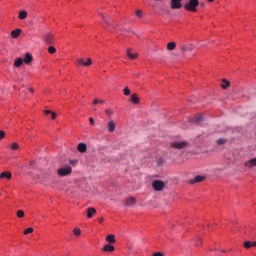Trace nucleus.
Masks as SVG:
<instances>
[{
  "instance_id": "1",
  "label": "nucleus",
  "mask_w": 256,
  "mask_h": 256,
  "mask_svg": "<svg viewBox=\"0 0 256 256\" xmlns=\"http://www.w3.org/2000/svg\"><path fill=\"white\" fill-rule=\"evenodd\" d=\"M42 177V183L43 185H51L53 181H55V175H53L52 170H47L46 172H43Z\"/></svg>"
},
{
  "instance_id": "2",
  "label": "nucleus",
  "mask_w": 256,
  "mask_h": 256,
  "mask_svg": "<svg viewBox=\"0 0 256 256\" xmlns=\"http://www.w3.org/2000/svg\"><path fill=\"white\" fill-rule=\"evenodd\" d=\"M199 5V0H189L183 8L186 11H190L191 13H196L197 11V6Z\"/></svg>"
},
{
  "instance_id": "3",
  "label": "nucleus",
  "mask_w": 256,
  "mask_h": 256,
  "mask_svg": "<svg viewBox=\"0 0 256 256\" xmlns=\"http://www.w3.org/2000/svg\"><path fill=\"white\" fill-rule=\"evenodd\" d=\"M71 173H73V168L69 165L61 167L57 170L59 177H67V175H71Z\"/></svg>"
},
{
  "instance_id": "4",
  "label": "nucleus",
  "mask_w": 256,
  "mask_h": 256,
  "mask_svg": "<svg viewBox=\"0 0 256 256\" xmlns=\"http://www.w3.org/2000/svg\"><path fill=\"white\" fill-rule=\"evenodd\" d=\"M170 147L172 149H185V147H189V142L187 140L174 141L170 143Z\"/></svg>"
},
{
  "instance_id": "5",
  "label": "nucleus",
  "mask_w": 256,
  "mask_h": 256,
  "mask_svg": "<svg viewBox=\"0 0 256 256\" xmlns=\"http://www.w3.org/2000/svg\"><path fill=\"white\" fill-rule=\"evenodd\" d=\"M93 62L91 61V58H87L86 62H85V59L83 58H79L76 62H75V65L77 67H90V65L92 64Z\"/></svg>"
},
{
  "instance_id": "6",
  "label": "nucleus",
  "mask_w": 256,
  "mask_h": 256,
  "mask_svg": "<svg viewBox=\"0 0 256 256\" xmlns=\"http://www.w3.org/2000/svg\"><path fill=\"white\" fill-rule=\"evenodd\" d=\"M152 187H153L154 191H163L165 189V182H163L161 180H155L152 183Z\"/></svg>"
},
{
  "instance_id": "7",
  "label": "nucleus",
  "mask_w": 256,
  "mask_h": 256,
  "mask_svg": "<svg viewBox=\"0 0 256 256\" xmlns=\"http://www.w3.org/2000/svg\"><path fill=\"white\" fill-rule=\"evenodd\" d=\"M43 40L45 41V43H47L48 45H52V43L55 41V35H53L52 33H46L43 36Z\"/></svg>"
},
{
  "instance_id": "8",
  "label": "nucleus",
  "mask_w": 256,
  "mask_h": 256,
  "mask_svg": "<svg viewBox=\"0 0 256 256\" xmlns=\"http://www.w3.org/2000/svg\"><path fill=\"white\" fill-rule=\"evenodd\" d=\"M183 0H170L171 9H181L183 7Z\"/></svg>"
},
{
  "instance_id": "9",
  "label": "nucleus",
  "mask_w": 256,
  "mask_h": 256,
  "mask_svg": "<svg viewBox=\"0 0 256 256\" xmlns=\"http://www.w3.org/2000/svg\"><path fill=\"white\" fill-rule=\"evenodd\" d=\"M135 203H137V199L135 197H130L123 201L125 207H133Z\"/></svg>"
},
{
  "instance_id": "10",
  "label": "nucleus",
  "mask_w": 256,
  "mask_h": 256,
  "mask_svg": "<svg viewBox=\"0 0 256 256\" xmlns=\"http://www.w3.org/2000/svg\"><path fill=\"white\" fill-rule=\"evenodd\" d=\"M100 17H102L103 21L106 23V25H108V27H113V29H117V27L119 25H113L111 24V22L109 21V16H106L103 13H99Z\"/></svg>"
},
{
  "instance_id": "11",
  "label": "nucleus",
  "mask_w": 256,
  "mask_h": 256,
  "mask_svg": "<svg viewBox=\"0 0 256 256\" xmlns=\"http://www.w3.org/2000/svg\"><path fill=\"white\" fill-rule=\"evenodd\" d=\"M107 129H108V133H114L115 129H117V125L115 124V122L113 120H110L107 123Z\"/></svg>"
},
{
  "instance_id": "12",
  "label": "nucleus",
  "mask_w": 256,
  "mask_h": 256,
  "mask_svg": "<svg viewBox=\"0 0 256 256\" xmlns=\"http://www.w3.org/2000/svg\"><path fill=\"white\" fill-rule=\"evenodd\" d=\"M244 166H246L248 169H253V167H256V158H252L244 163Z\"/></svg>"
},
{
  "instance_id": "13",
  "label": "nucleus",
  "mask_w": 256,
  "mask_h": 256,
  "mask_svg": "<svg viewBox=\"0 0 256 256\" xmlns=\"http://www.w3.org/2000/svg\"><path fill=\"white\" fill-rule=\"evenodd\" d=\"M194 49H195V46H193V44H190V46H187V45L180 46V51L182 53H187V51H193Z\"/></svg>"
},
{
  "instance_id": "14",
  "label": "nucleus",
  "mask_w": 256,
  "mask_h": 256,
  "mask_svg": "<svg viewBox=\"0 0 256 256\" xmlns=\"http://www.w3.org/2000/svg\"><path fill=\"white\" fill-rule=\"evenodd\" d=\"M102 251L108 252V253H113V251H115V246H113L112 244H106L102 248Z\"/></svg>"
},
{
  "instance_id": "15",
  "label": "nucleus",
  "mask_w": 256,
  "mask_h": 256,
  "mask_svg": "<svg viewBox=\"0 0 256 256\" xmlns=\"http://www.w3.org/2000/svg\"><path fill=\"white\" fill-rule=\"evenodd\" d=\"M202 181H205V176H195L194 179L190 180L191 185L194 183H202Z\"/></svg>"
},
{
  "instance_id": "16",
  "label": "nucleus",
  "mask_w": 256,
  "mask_h": 256,
  "mask_svg": "<svg viewBox=\"0 0 256 256\" xmlns=\"http://www.w3.org/2000/svg\"><path fill=\"white\" fill-rule=\"evenodd\" d=\"M95 213H97V210L94 207H90L87 209V217L88 219H91L93 217V215H95Z\"/></svg>"
},
{
  "instance_id": "17",
  "label": "nucleus",
  "mask_w": 256,
  "mask_h": 256,
  "mask_svg": "<svg viewBox=\"0 0 256 256\" xmlns=\"http://www.w3.org/2000/svg\"><path fill=\"white\" fill-rule=\"evenodd\" d=\"M77 149L79 153H85V151H87V144L79 143Z\"/></svg>"
},
{
  "instance_id": "18",
  "label": "nucleus",
  "mask_w": 256,
  "mask_h": 256,
  "mask_svg": "<svg viewBox=\"0 0 256 256\" xmlns=\"http://www.w3.org/2000/svg\"><path fill=\"white\" fill-rule=\"evenodd\" d=\"M23 61L26 63V65H29V63L33 61V56H31L29 53H26Z\"/></svg>"
},
{
  "instance_id": "19",
  "label": "nucleus",
  "mask_w": 256,
  "mask_h": 256,
  "mask_svg": "<svg viewBox=\"0 0 256 256\" xmlns=\"http://www.w3.org/2000/svg\"><path fill=\"white\" fill-rule=\"evenodd\" d=\"M106 241L109 243V244H114L115 242H116V240H115V235H113V234H108L107 236H106Z\"/></svg>"
},
{
  "instance_id": "20",
  "label": "nucleus",
  "mask_w": 256,
  "mask_h": 256,
  "mask_svg": "<svg viewBox=\"0 0 256 256\" xmlns=\"http://www.w3.org/2000/svg\"><path fill=\"white\" fill-rule=\"evenodd\" d=\"M10 35H11L12 39H17V37H19V35H21V29L18 28L16 30H13Z\"/></svg>"
},
{
  "instance_id": "21",
  "label": "nucleus",
  "mask_w": 256,
  "mask_h": 256,
  "mask_svg": "<svg viewBox=\"0 0 256 256\" xmlns=\"http://www.w3.org/2000/svg\"><path fill=\"white\" fill-rule=\"evenodd\" d=\"M126 55H127V57H129L130 59H137V57H139V54H137V53H131V49H128L127 51H126Z\"/></svg>"
},
{
  "instance_id": "22",
  "label": "nucleus",
  "mask_w": 256,
  "mask_h": 256,
  "mask_svg": "<svg viewBox=\"0 0 256 256\" xmlns=\"http://www.w3.org/2000/svg\"><path fill=\"white\" fill-rule=\"evenodd\" d=\"M131 101L132 103H134V105H139L140 103L139 96H137V94H132Z\"/></svg>"
},
{
  "instance_id": "23",
  "label": "nucleus",
  "mask_w": 256,
  "mask_h": 256,
  "mask_svg": "<svg viewBox=\"0 0 256 256\" xmlns=\"http://www.w3.org/2000/svg\"><path fill=\"white\" fill-rule=\"evenodd\" d=\"M12 174L11 172H2L0 174V179H11Z\"/></svg>"
},
{
  "instance_id": "24",
  "label": "nucleus",
  "mask_w": 256,
  "mask_h": 256,
  "mask_svg": "<svg viewBox=\"0 0 256 256\" xmlns=\"http://www.w3.org/2000/svg\"><path fill=\"white\" fill-rule=\"evenodd\" d=\"M28 13L25 10H22L19 12L18 14V19H20L21 21H23L26 17H27Z\"/></svg>"
},
{
  "instance_id": "25",
  "label": "nucleus",
  "mask_w": 256,
  "mask_h": 256,
  "mask_svg": "<svg viewBox=\"0 0 256 256\" xmlns=\"http://www.w3.org/2000/svg\"><path fill=\"white\" fill-rule=\"evenodd\" d=\"M23 65V59L22 58H16L14 60V67H21Z\"/></svg>"
},
{
  "instance_id": "26",
  "label": "nucleus",
  "mask_w": 256,
  "mask_h": 256,
  "mask_svg": "<svg viewBox=\"0 0 256 256\" xmlns=\"http://www.w3.org/2000/svg\"><path fill=\"white\" fill-rule=\"evenodd\" d=\"M45 115H51V119H57V113L51 111V110H46L44 111Z\"/></svg>"
},
{
  "instance_id": "27",
  "label": "nucleus",
  "mask_w": 256,
  "mask_h": 256,
  "mask_svg": "<svg viewBox=\"0 0 256 256\" xmlns=\"http://www.w3.org/2000/svg\"><path fill=\"white\" fill-rule=\"evenodd\" d=\"M175 47H177V44L175 42H170L167 44L168 51H174Z\"/></svg>"
},
{
  "instance_id": "28",
  "label": "nucleus",
  "mask_w": 256,
  "mask_h": 256,
  "mask_svg": "<svg viewBox=\"0 0 256 256\" xmlns=\"http://www.w3.org/2000/svg\"><path fill=\"white\" fill-rule=\"evenodd\" d=\"M231 85V83L227 80H222V89H227L229 86Z\"/></svg>"
},
{
  "instance_id": "29",
  "label": "nucleus",
  "mask_w": 256,
  "mask_h": 256,
  "mask_svg": "<svg viewBox=\"0 0 256 256\" xmlns=\"http://www.w3.org/2000/svg\"><path fill=\"white\" fill-rule=\"evenodd\" d=\"M17 217L19 219H23V217H25V212H23V210H18L17 211Z\"/></svg>"
},
{
  "instance_id": "30",
  "label": "nucleus",
  "mask_w": 256,
  "mask_h": 256,
  "mask_svg": "<svg viewBox=\"0 0 256 256\" xmlns=\"http://www.w3.org/2000/svg\"><path fill=\"white\" fill-rule=\"evenodd\" d=\"M123 93L126 97H128V95H131V90H129V87H125L123 89Z\"/></svg>"
},
{
  "instance_id": "31",
  "label": "nucleus",
  "mask_w": 256,
  "mask_h": 256,
  "mask_svg": "<svg viewBox=\"0 0 256 256\" xmlns=\"http://www.w3.org/2000/svg\"><path fill=\"white\" fill-rule=\"evenodd\" d=\"M48 52H49L51 55H53V53H57V49H56L55 47H53V46H50V47L48 48Z\"/></svg>"
},
{
  "instance_id": "32",
  "label": "nucleus",
  "mask_w": 256,
  "mask_h": 256,
  "mask_svg": "<svg viewBox=\"0 0 256 256\" xmlns=\"http://www.w3.org/2000/svg\"><path fill=\"white\" fill-rule=\"evenodd\" d=\"M194 121H195V123H201V121H203V116H201V115L196 116Z\"/></svg>"
},
{
  "instance_id": "33",
  "label": "nucleus",
  "mask_w": 256,
  "mask_h": 256,
  "mask_svg": "<svg viewBox=\"0 0 256 256\" xmlns=\"http://www.w3.org/2000/svg\"><path fill=\"white\" fill-rule=\"evenodd\" d=\"M10 147H11L12 151H17V149H19V144L14 142Z\"/></svg>"
},
{
  "instance_id": "34",
  "label": "nucleus",
  "mask_w": 256,
  "mask_h": 256,
  "mask_svg": "<svg viewBox=\"0 0 256 256\" xmlns=\"http://www.w3.org/2000/svg\"><path fill=\"white\" fill-rule=\"evenodd\" d=\"M244 247H245V249H251V247H252L251 241H245Z\"/></svg>"
},
{
  "instance_id": "35",
  "label": "nucleus",
  "mask_w": 256,
  "mask_h": 256,
  "mask_svg": "<svg viewBox=\"0 0 256 256\" xmlns=\"http://www.w3.org/2000/svg\"><path fill=\"white\" fill-rule=\"evenodd\" d=\"M225 143H227V140H225L223 138H220V139L217 140L218 145H225Z\"/></svg>"
},
{
  "instance_id": "36",
  "label": "nucleus",
  "mask_w": 256,
  "mask_h": 256,
  "mask_svg": "<svg viewBox=\"0 0 256 256\" xmlns=\"http://www.w3.org/2000/svg\"><path fill=\"white\" fill-rule=\"evenodd\" d=\"M29 233H33V227H29L24 231V235H29Z\"/></svg>"
},
{
  "instance_id": "37",
  "label": "nucleus",
  "mask_w": 256,
  "mask_h": 256,
  "mask_svg": "<svg viewBox=\"0 0 256 256\" xmlns=\"http://www.w3.org/2000/svg\"><path fill=\"white\" fill-rule=\"evenodd\" d=\"M97 103H101L102 105L105 104V100H99V99H95L93 101V105H97Z\"/></svg>"
},
{
  "instance_id": "38",
  "label": "nucleus",
  "mask_w": 256,
  "mask_h": 256,
  "mask_svg": "<svg viewBox=\"0 0 256 256\" xmlns=\"http://www.w3.org/2000/svg\"><path fill=\"white\" fill-rule=\"evenodd\" d=\"M106 115H108V117H111V115H113V110H111V108H108L105 110Z\"/></svg>"
},
{
  "instance_id": "39",
  "label": "nucleus",
  "mask_w": 256,
  "mask_h": 256,
  "mask_svg": "<svg viewBox=\"0 0 256 256\" xmlns=\"http://www.w3.org/2000/svg\"><path fill=\"white\" fill-rule=\"evenodd\" d=\"M73 233H74V235H81V229H79V228H74V230H73Z\"/></svg>"
},
{
  "instance_id": "40",
  "label": "nucleus",
  "mask_w": 256,
  "mask_h": 256,
  "mask_svg": "<svg viewBox=\"0 0 256 256\" xmlns=\"http://www.w3.org/2000/svg\"><path fill=\"white\" fill-rule=\"evenodd\" d=\"M136 17H143V12L141 10H137Z\"/></svg>"
},
{
  "instance_id": "41",
  "label": "nucleus",
  "mask_w": 256,
  "mask_h": 256,
  "mask_svg": "<svg viewBox=\"0 0 256 256\" xmlns=\"http://www.w3.org/2000/svg\"><path fill=\"white\" fill-rule=\"evenodd\" d=\"M5 139V131L0 130V140Z\"/></svg>"
},
{
  "instance_id": "42",
  "label": "nucleus",
  "mask_w": 256,
  "mask_h": 256,
  "mask_svg": "<svg viewBox=\"0 0 256 256\" xmlns=\"http://www.w3.org/2000/svg\"><path fill=\"white\" fill-rule=\"evenodd\" d=\"M89 123H90V125H95V120L90 117V118H89Z\"/></svg>"
},
{
  "instance_id": "43",
  "label": "nucleus",
  "mask_w": 256,
  "mask_h": 256,
  "mask_svg": "<svg viewBox=\"0 0 256 256\" xmlns=\"http://www.w3.org/2000/svg\"><path fill=\"white\" fill-rule=\"evenodd\" d=\"M98 221H99V223H103L104 218H99Z\"/></svg>"
},
{
  "instance_id": "44",
  "label": "nucleus",
  "mask_w": 256,
  "mask_h": 256,
  "mask_svg": "<svg viewBox=\"0 0 256 256\" xmlns=\"http://www.w3.org/2000/svg\"><path fill=\"white\" fill-rule=\"evenodd\" d=\"M252 247H256V242H251Z\"/></svg>"
},
{
  "instance_id": "45",
  "label": "nucleus",
  "mask_w": 256,
  "mask_h": 256,
  "mask_svg": "<svg viewBox=\"0 0 256 256\" xmlns=\"http://www.w3.org/2000/svg\"><path fill=\"white\" fill-rule=\"evenodd\" d=\"M29 91H30V93H33V89L32 88H29Z\"/></svg>"
},
{
  "instance_id": "46",
  "label": "nucleus",
  "mask_w": 256,
  "mask_h": 256,
  "mask_svg": "<svg viewBox=\"0 0 256 256\" xmlns=\"http://www.w3.org/2000/svg\"><path fill=\"white\" fill-rule=\"evenodd\" d=\"M200 6L205 7V4H204V3H201Z\"/></svg>"
},
{
  "instance_id": "47",
  "label": "nucleus",
  "mask_w": 256,
  "mask_h": 256,
  "mask_svg": "<svg viewBox=\"0 0 256 256\" xmlns=\"http://www.w3.org/2000/svg\"><path fill=\"white\" fill-rule=\"evenodd\" d=\"M209 1V3H213V1H215V0H208Z\"/></svg>"
},
{
  "instance_id": "48",
  "label": "nucleus",
  "mask_w": 256,
  "mask_h": 256,
  "mask_svg": "<svg viewBox=\"0 0 256 256\" xmlns=\"http://www.w3.org/2000/svg\"><path fill=\"white\" fill-rule=\"evenodd\" d=\"M198 247L201 246V243L196 244Z\"/></svg>"
},
{
  "instance_id": "49",
  "label": "nucleus",
  "mask_w": 256,
  "mask_h": 256,
  "mask_svg": "<svg viewBox=\"0 0 256 256\" xmlns=\"http://www.w3.org/2000/svg\"><path fill=\"white\" fill-rule=\"evenodd\" d=\"M154 1H163V0H154Z\"/></svg>"
},
{
  "instance_id": "50",
  "label": "nucleus",
  "mask_w": 256,
  "mask_h": 256,
  "mask_svg": "<svg viewBox=\"0 0 256 256\" xmlns=\"http://www.w3.org/2000/svg\"><path fill=\"white\" fill-rule=\"evenodd\" d=\"M64 256H67V254H65Z\"/></svg>"
}]
</instances>
